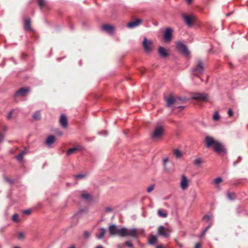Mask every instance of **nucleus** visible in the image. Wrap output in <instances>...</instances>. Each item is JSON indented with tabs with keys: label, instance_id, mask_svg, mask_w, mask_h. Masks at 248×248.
Instances as JSON below:
<instances>
[{
	"label": "nucleus",
	"instance_id": "obj_1",
	"mask_svg": "<svg viewBox=\"0 0 248 248\" xmlns=\"http://www.w3.org/2000/svg\"><path fill=\"white\" fill-rule=\"evenodd\" d=\"M204 142L207 148L212 147L214 151L218 154L222 155L226 154L227 150L224 145L221 142L215 140L213 137L206 136Z\"/></svg>",
	"mask_w": 248,
	"mask_h": 248
},
{
	"label": "nucleus",
	"instance_id": "obj_2",
	"mask_svg": "<svg viewBox=\"0 0 248 248\" xmlns=\"http://www.w3.org/2000/svg\"><path fill=\"white\" fill-rule=\"evenodd\" d=\"M204 67L205 64L203 62L201 59H198L196 64L192 69V75L200 78L202 80L200 76L204 73Z\"/></svg>",
	"mask_w": 248,
	"mask_h": 248
},
{
	"label": "nucleus",
	"instance_id": "obj_3",
	"mask_svg": "<svg viewBox=\"0 0 248 248\" xmlns=\"http://www.w3.org/2000/svg\"><path fill=\"white\" fill-rule=\"evenodd\" d=\"M122 237L130 236L135 238H137L138 237V231L137 229L136 228L127 229L125 228H122Z\"/></svg>",
	"mask_w": 248,
	"mask_h": 248
},
{
	"label": "nucleus",
	"instance_id": "obj_4",
	"mask_svg": "<svg viewBox=\"0 0 248 248\" xmlns=\"http://www.w3.org/2000/svg\"><path fill=\"white\" fill-rule=\"evenodd\" d=\"M182 17L185 23L189 27L192 26L193 22L196 20V17L194 16L191 15V16H189L185 13L182 14Z\"/></svg>",
	"mask_w": 248,
	"mask_h": 248
},
{
	"label": "nucleus",
	"instance_id": "obj_5",
	"mask_svg": "<svg viewBox=\"0 0 248 248\" xmlns=\"http://www.w3.org/2000/svg\"><path fill=\"white\" fill-rule=\"evenodd\" d=\"M164 134V129L162 126H156L152 134V138L154 139H158L161 137Z\"/></svg>",
	"mask_w": 248,
	"mask_h": 248
},
{
	"label": "nucleus",
	"instance_id": "obj_6",
	"mask_svg": "<svg viewBox=\"0 0 248 248\" xmlns=\"http://www.w3.org/2000/svg\"><path fill=\"white\" fill-rule=\"evenodd\" d=\"M30 92V88L27 87H23L19 89L15 94V96L16 97H25Z\"/></svg>",
	"mask_w": 248,
	"mask_h": 248
},
{
	"label": "nucleus",
	"instance_id": "obj_7",
	"mask_svg": "<svg viewBox=\"0 0 248 248\" xmlns=\"http://www.w3.org/2000/svg\"><path fill=\"white\" fill-rule=\"evenodd\" d=\"M176 47L177 49L185 56H188L189 55V52L187 47L182 42H178L176 43Z\"/></svg>",
	"mask_w": 248,
	"mask_h": 248
},
{
	"label": "nucleus",
	"instance_id": "obj_8",
	"mask_svg": "<svg viewBox=\"0 0 248 248\" xmlns=\"http://www.w3.org/2000/svg\"><path fill=\"white\" fill-rule=\"evenodd\" d=\"M122 228H118L115 225H111L109 227V232L111 235H118L122 236Z\"/></svg>",
	"mask_w": 248,
	"mask_h": 248
},
{
	"label": "nucleus",
	"instance_id": "obj_9",
	"mask_svg": "<svg viewBox=\"0 0 248 248\" xmlns=\"http://www.w3.org/2000/svg\"><path fill=\"white\" fill-rule=\"evenodd\" d=\"M191 98L197 101L205 102L208 100V96L206 93H196L191 97Z\"/></svg>",
	"mask_w": 248,
	"mask_h": 248
},
{
	"label": "nucleus",
	"instance_id": "obj_10",
	"mask_svg": "<svg viewBox=\"0 0 248 248\" xmlns=\"http://www.w3.org/2000/svg\"><path fill=\"white\" fill-rule=\"evenodd\" d=\"M142 44L143 48L144 50L146 51V52L150 53L152 51L153 42H152V41L148 40L146 38H145L144 39Z\"/></svg>",
	"mask_w": 248,
	"mask_h": 248
},
{
	"label": "nucleus",
	"instance_id": "obj_11",
	"mask_svg": "<svg viewBox=\"0 0 248 248\" xmlns=\"http://www.w3.org/2000/svg\"><path fill=\"white\" fill-rule=\"evenodd\" d=\"M170 232L169 229L165 228L163 226H159L157 230L158 234L165 237H168L170 236Z\"/></svg>",
	"mask_w": 248,
	"mask_h": 248
},
{
	"label": "nucleus",
	"instance_id": "obj_12",
	"mask_svg": "<svg viewBox=\"0 0 248 248\" xmlns=\"http://www.w3.org/2000/svg\"><path fill=\"white\" fill-rule=\"evenodd\" d=\"M165 100L166 102V106L167 107H170L177 102V99H175L172 95H170L168 97H165Z\"/></svg>",
	"mask_w": 248,
	"mask_h": 248
},
{
	"label": "nucleus",
	"instance_id": "obj_13",
	"mask_svg": "<svg viewBox=\"0 0 248 248\" xmlns=\"http://www.w3.org/2000/svg\"><path fill=\"white\" fill-rule=\"evenodd\" d=\"M188 186V180L186 177L183 175L182 176L181 180L180 182V187L183 190H185Z\"/></svg>",
	"mask_w": 248,
	"mask_h": 248
},
{
	"label": "nucleus",
	"instance_id": "obj_14",
	"mask_svg": "<svg viewBox=\"0 0 248 248\" xmlns=\"http://www.w3.org/2000/svg\"><path fill=\"white\" fill-rule=\"evenodd\" d=\"M142 23V20L137 19L135 21H131L127 23V27L128 28L132 29L139 26Z\"/></svg>",
	"mask_w": 248,
	"mask_h": 248
},
{
	"label": "nucleus",
	"instance_id": "obj_15",
	"mask_svg": "<svg viewBox=\"0 0 248 248\" xmlns=\"http://www.w3.org/2000/svg\"><path fill=\"white\" fill-rule=\"evenodd\" d=\"M172 37V30L169 28L166 29L164 32V38L166 41H170Z\"/></svg>",
	"mask_w": 248,
	"mask_h": 248
},
{
	"label": "nucleus",
	"instance_id": "obj_16",
	"mask_svg": "<svg viewBox=\"0 0 248 248\" xmlns=\"http://www.w3.org/2000/svg\"><path fill=\"white\" fill-rule=\"evenodd\" d=\"M159 56L162 58H166L169 56L168 50L163 47L160 46L158 50Z\"/></svg>",
	"mask_w": 248,
	"mask_h": 248
},
{
	"label": "nucleus",
	"instance_id": "obj_17",
	"mask_svg": "<svg viewBox=\"0 0 248 248\" xmlns=\"http://www.w3.org/2000/svg\"><path fill=\"white\" fill-rule=\"evenodd\" d=\"M24 29L26 31H32V29L31 27V21L30 18L26 19L24 20Z\"/></svg>",
	"mask_w": 248,
	"mask_h": 248
},
{
	"label": "nucleus",
	"instance_id": "obj_18",
	"mask_svg": "<svg viewBox=\"0 0 248 248\" xmlns=\"http://www.w3.org/2000/svg\"><path fill=\"white\" fill-rule=\"evenodd\" d=\"M60 123L64 128H66L67 127V120L64 115L62 114L61 115Z\"/></svg>",
	"mask_w": 248,
	"mask_h": 248
},
{
	"label": "nucleus",
	"instance_id": "obj_19",
	"mask_svg": "<svg viewBox=\"0 0 248 248\" xmlns=\"http://www.w3.org/2000/svg\"><path fill=\"white\" fill-rule=\"evenodd\" d=\"M102 29L108 32V33H111L114 30V27L108 24H104L102 27Z\"/></svg>",
	"mask_w": 248,
	"mask_h": 248
},
{
	"label": "nucleus",
	"instance_id": "obj_20",
	"mask_svg": "<svg viewBox=\"0 0 248 248\" xmlns=\"http://www.w3.org/2000/svg\"><path fill=\"white\" fill-rule=\"evenodd\" d=\"M157 241V237L155 235H151L148 238V244L150 245H154Z\"/></svg>",
	"mask_w": 248,
	"mask_h": 248
},
{
	"label": "nucleus",
	"instance_id": "obj_21",
	"mask_svg": "<svg viewBox=\"0 0 248 248\" xmlns=\"http://www.w3.org/2000/svg\"><path fill=\"white\" fill-rule=\"evenodd\" d=\"M81 198L85 200H89L91 199V195L86 191H82L81 194Z\"/></svg>",
	"mask_w": 248,
	"mask_h": 248
},
{
	"label": "nucleus",
	"instance_id": "obj_22",
	"mask_svg": "<svg viewBox=\"0 0 248 248\" xmlns=\"http://www.w3.org/2000/svg\"><path fill=\"white\" fill-rule=\"evenodd\" d=\"M55 140V137L53 136H49L47 137L46 143L47 145H50L53 143Z\"/></svg>",
	"mask_w": 248,
	"mask_h": 248
},
{
	"label": "nucleus",
	"instance_id": "obj_23",
	"mask_svg": "<svg viewBox=\"0 0 248 248\" xmlns=\"http://www.w3.org/2000/svg\"><path fill=\"white\" fill-rule=\"evenodd\" d=\"M78 150H79L78 147H73V148H70L67 150L66 154L68 156H69V155H71L72 154H73L75 153H76Z\"/></svg>",
	"mask_w": 248,
	"mask_h": 248
},
{
	"label": "nucleus",
	"instance_id": "obj_24",
	"mask_svg": "<svg viewBox=\"0 0 248 248\" xmlns=\"http://www.w3.org/2000/svg\"><path fill=\"white\" fill-rule=\"evenodd\" d=\"M100 230L101 232H100V234H99L97 236V237L99 239H103L104 238V235H105L106 231V230L103 228H100Z\"/></svg>",
	"mask_w": 248,
	"mask_h": 248
},
{
	"label": "nucleus",
	"instance_id": "obj_25",
	"mask_svg": "<svg viewBox=\"0 0 248 248\" xmlns=\"http://www.w3.org/2000/svg\"><path fill=\"white\" fill-rule=\"evenodd\" d=\"M38 4L41 9L46 7V3L44 0H38Z\"/></svg>",
	"mask_w": 248,
	"mask_h": 248
},
{
	"label": "nucleus",
	"instance_id": "obj_26",
	"mask_svg": "<svg viewBox=\"0 0 248 248\" xmlns=\"http://www.w3.org/2000/svg\"><path fill=\"white\" fill-rule=\"evenodd\" d=\"M158 215L162 217H166L168 216V214L166 212H163L161 210H158L157 211Z\"/></svg>",
	"mask_w": 248,
	"mask_h": 248
},
{
	"label": "nucleus",
	"instance_id": "obj_27",
	"mask_svg": "<svg viewBox=\"0 0 248 248\" xmlns=\"http://www.w3.org/2000/svg\"><path fill=\"white\" fill-rule=\"evenodd\" d=\"M173 154L177 157H180L182 155L181 152L178 149L174 150Z\"/></svg>",
	"mask_w": 248,
	"mask_h": 248
},
{
	"label": "nucleus",
	"instance_id": "obj_28",
	"mask_svg": "<svg viewBox=\"0 0 248 248\" xmlns=\"http://www.w3.org/2000/svg\"><path fill=\"white\" fill-rule=\"evenodd\" d=\"M222 181H223V180L221 178L217 177L214 179V183L215 185H217V184H219V183H220L221 182H222Z\"/></svg>",
	"mask_w": 248,
	"mask_h": 248
},
{
	"label": "nucleus",
	"instance_id": "obj_29",
	"mask_svg": "<svg viewBox=\"0 0 248 248\" xmlns=\"http://www.w3.org/2000/svg\"><path fill=\"white\" fill-rule=\"evenodd\" d=\"M33 118L35 120H39L40 119V113L39 112H36L33 115Z\"/></svg>",
	"mask_w": 248,
	"mask_h": 248
},
{
	"label": "nucleus",
	"instance_id": "obj_30",
	"mask_svg": "<svg viewBox=\"0 0 248 248\" xmlns=\"http://www.w3.org/2000/svg\"><path fill=\"white\" fill-rule=\"evenodd\" d=\"M24 154H25V152L24 151L22 152L18 155L16 156V158L19 161H22L23 159V155H24Z\"/></svg>",
	"mask_w": 248,
	"mask_h": 248
},
{
	"label": "nucleus",
	"instance_id": "obj_31",
	"mask_svg": "<svg viewBox=\"0 0 248 248\" xmlns=\"http://www.w3.org/2000/svg\"><path fill=\"white\" fill-rule=\"evenodd\" d=\"M202 163V160L201 158H197L194 161V164L196 165H200Z\"/></svg>",
	"mask_w": 248,
	"mask_h": 248
},
{
	"label": "nucleus",
	"instance_id": "obj_32",
	"mask_svg": "<svg viewBox=\"0 0 248 248\" xmlns=\"http://www.w3.org/2000/svg\"><path fill=\"white\" fill-rule=\"evenodd\" d=\"M18 215L17 214H14L12 217L13 220L14 222H18L19 221V219H18Z\"/></svg>",
	"mask_w": 248,
	"mask_h": 248
},
{
	"label": "nucleus",
	"instance_id": "obj_33",
	"mask_svg": "<svg viewBox=\"0 0 248 248\" xmlns=\"http://www.w3.org/2000/svg\"><path fill=\"white\" fill-rule=\"evenodd\" d=\"M154 188H155V185H151L147 187V191L148 193H150L154 190Z\"/></svg>",
	"mask_w": 248,
	"mask_h": 248
},
{
	"label": "nucleus",
	"instance_id": "obj_34",
	"mask_svg": "<svg viewBox=\"0 0 248 248\" xmlns=\"http://www.w3.org/2000/svg\"><path fill=\"white\" fill-rule=\"evenodd\" d=\"M213 118L214 120L217 121L219 119V115L217 112L214 113L213 116Z\"/></svg>",
	"mask_w": 248,
	"mask_h": 248
},
{
	"label": "nucleus",
	"instance_id": "obj_35",
	"mask_svg": "<svg viewBox=\"0 0 248 248\" xmlns=\"http://www.w3.org/2000/svg\"><path fill=\"white\" fill-rule=\"evenodd\" d=\"M18 238L19 239H24L25 238V234L23 232H20L18 234Z\"/></svg>",
	"mask_w": 248,
	"mask_h": 248
},
{
	"label": "nucleus",
	"instance_id": "obj_36",
	"mask_svg": "<svg viewBox=\"0 0 248 248\" xmlns=\"http://www.w3.org/2000/svg\"><path fill=\"white\" fill-rule=\"evenodd\" d=\"M125 244L126 246L129 247L130 248H133V246L132 243L129 241H127L125 242Z\"/></svg>",
	"mask_w": 248,
	"mask_h": 248
},
{
	"label": "nucleus",
	"instance_id": "obj_37",
	"mask_svg": "<svg viewBox=\"0 0 248 248\" xmlns=\"http://www.w3.org/2000/svg\"><path fill=\"white\" fill-rule=\"evenodd\" d=\"M228 197L229 199H230L231 200H233L234 198V194L231 193H229L228 194Z\"/></svg>",
	"mask_w": 248,
	"mask_h": 248
},
{
	"label": "nucleus",
	"instance_id": "obj_38",
	"mask_svg": "<svg viewBox=\"0 0 248 248\" xmlns=\"http://www.w3.org/2000/svg\"><path fill=\"white\" fill-rule=\"evenodd\" d=\"M228 115L230 117L232 116L233 115V111L231 108H229L228 111Z\"/></svg>",
	"mask_w": 248,
	"mask_h": 248
},
{
	"label": "nucleus",
	"instance_id": "obj_39",
	"mask_svg": "<svg viewBox=\"0 0 248 248\" xmlns=\"http://www.w3.org/2000/svg\"><path fill=\"white\" fill-rule=\"evenodd\" d=\"M23 214H25V215H29L31 214V210H24L23 212Z\"/></svg>",
	"mask_w": 248,
	"mask_h": 248
},
{
	"label": "nucleus",
	"instance_id": "obj_40",
	"mask_svg": "<svg viewBox=\"0 0 248 248\" xmlns=\"http://www.w3.org/2000/svg\"><path fill=\"white\" fill-rule=\"evenodd\" d=\"M83 235L84 236V237L85 238H89V236H90V233L88 232L87 231H85L83 233Z\"/></svg>",
	"mask_w": 248,
	"mask_h": 248
},
{
	"label": "nucleus",
	"instance_id": "obj_41",
	"mask_svg": "<svg viewBox=\"0 0 248 248\" xmlns=\"http://www.w3.org/2000/svg\"><path fill=\"white\" fill-rule=\"evenodd\" d=\"M85 177V175L84 174H78L75 176L76 179L82 178Z\"/></svg>",
	"mask_w": 248,
	"mask_h": 248
},
{
	"label": "nucleus",
	"instance_id": "obj_42",
	"mask_svg": "<svg viewBox=\"0 0 248 248\" xmlns=\"http://www.w3.org/2000/svg\"><path fill=\"white\" fill-rule=\"evenodd\" d=\"M210 216L209 215H206L203 217V219L205 220L206 221H209L210 220Z\"/></svg>",
	"mask_w": 248,
	"mask_h": 248
},
{
	"label": "nucleus",
	"instance_id": "obj_43",
	"mask_svg": "<svg viewBox=\"0 0 248 248\" xmlns=\"http://www.w3.org/2000/svg\"><path fill=\"white\" fill-rule=\"evenodd\" d=\"M168 162V159L167 158H166L164 159V160H163V165H164V166L165 169H166V164H167V163Z\"/></svg>",
	"mask_w": 248,
	"mask_h": 248
},
{
	"label": "nucleus",
	"instance_id": "obj_44",
	"mask_svg": "<svg viewBox=\"0 0 248 248\" xmlns=\"http://www.w3.org/2000/svg\"><path fill=\"white\" fill-rule=\"evenodd\" d=\"M4 135L0 133V142H2L3 140Z\"/></svg>",
	"mask_w": 248,
	"mask_h": 248
},
{
	"label": "nucleus",
	"instance_id": "obj_45",
	"mask_svg": "<svg viewBox=\"0 0 248 248\" xmlns=\"http://www.w3.org/2000/svg\"><path fill=\"white\" fill-rule=\"evenodd\" d=\"M211 227V224H210L209 225H208V226H207L206 227V228L204 230V231H203L202 233L203 234H204L205 233V232L210 228Z\"/></svg>",
	"mask_w": 248,
	"mask_h": 248
},
{
	"label": "nucleus",
	"instance_id": "obj_46",
	"mask_svg": "<svg viewBox=\"0 0 248 248\" xmlns=\"http://www.w3.org/2000/svg\"><path fill=\"white\" fill-rule=\"evenodd\" d=\"M195 248H201V244L200 243H197L195 244Z\"/></svg>",
	"mask_w": 248,
	"mask_h": 248
},
{
	"label": "nucleus",
	"instance_id": "obj_47",
	"mask_svg": "<svg viewBox=\"0 0 248 248\" xmlns=\"http://www.w3.org/2000/svg\"><path fill=\"white\" fill-rule=\"evenodd\" d=\"M12 116V111H10L9 113V114H8V115L7 116V119H11Z\"/></svg>",
	"mask_w": 248,
	"mask_h": 248
},
{
	"label": "nucleus",
	"instance_id": "obj_48",
	"mask_svg": "<svg viewBox=\"0 0 248 248\" xmlns=\"http://www.w3.org/2000/svg\"><path fill=\"white\" fill-rule=\"evenodd\" d=\"M175 241L177 242V243L178 245L180 247H181V248L183 247V244H181V243H180L178 242L176 239H175Z\"/></svg>",
	"mask_w": 248,
	"mask_h": 248
},
{
	"label": "nucleus",
	"instance_id": "obj_49",
	"mask_svg": "<svg viewBox=\"0 0 248 248\" xmlns=\"http://www.w3.org/2000/svg\"><path fill=\"white\" fill-rule=\"evenodd\" d=\"M106 211L108 212H111L112 211V209L110 207H107L106 209Z\"/></svg>",
	"mask_w": 248,
	"mask_h": 248
},
{
	"label": "nucleus",
	"instance_id": "obj_50",
	"mask_svg": "<svg viewBox=\"0 0 248 248\" xmlns=\"http://www.w3.org/2000/svg\"><path fill=\"white\" fill-rule=\"evenodd\" d=\"M5 180L7 182H9V183H11L12 182L11 180L10 179H9V178H5Z\"/></svg>",
	"mask_w": 248,
	"mask_h": 248
},
{
	"label": "nucleus",
	"instance_id": "obj_51",
	"mask_svg": "<svg viewBox=\"0 0 248 248\" xmlns=\"http://www.w3.org/2000/svg\"><path fill=\"white\" fill-rule=\"evenodd\" d=\"M186 1L188 4H190L192 2L193 0H186Z\"/></svg>",
	"mask_w": 248,
	"mask_h": 248
},
{
	"label": "nucleus",
	"instance_id": "obj_52",
	"mask_svg": "<svg viewBox=\"0 0 248 248\" xmlns=\"http://www.w3.org/2000/svg\"><path fill=\"white\" fill-rule=\"evenodd\" d=\"M3 129L4 131H6L8 129L7 127L5 125H4L3 127Z\"/></svg>",
	"mask_w": 248,
	"mask_h": 248
},
{
	"label": "nucleus",
	"instance_id": "obj_53",
	"mask_svg": "<svg viewBox=\"0 0 248 248\" xmlns=\"http://www.w3.org/2000/svg\"><path fill=\"white\" fill-rule=\"evenodd\" d=\"M58 134L59 136H62V132H59L58 133Z\"/></svg>",
	"mask_w": 248,
	"mask_h": 248
},
{
	"label": "nucleus",
	"instance_id": "obj_54",
	"mask_svg": "<svg viewBox=\"0 0 248 248\" xmlns=\"http://www.w3.org/2000/svg\"><path fill=\"white\" fill-rule=\"evenodd\" d=\"M96 248H104L101 245H99V246H97Z\"/></svg>",
	"mask_w": 248,
	"mask_h": 248
},
{
	"label": "nucleus",
	"instance_id": "obj_55",
	"mask_svg": "<svg viewBox=\"0 0 248 248\" xmlns=\"http://www.w3.org/2000/svg\"><path fill=\"white\" fill-rule=\"evenodd\" d=\"M68 248H76V247L74 245H72L70 246Z\"/></svg>",
	"mask_w": 248,
	"mask_h": 248
},
{
	"label": "nucleus",
	"instance_id": "obj_56",
	"mask_svg": "<svg viewBox=\"0 0 248 248\" xmlns=\"http://www.w3.org/2000/svg\"><path fill=\"white\" fill-rule=\"evenodd\" d=\"M140 72H141V74L142 75H143V74H144V71L141 70Z\"/></svg>",
	"mask_w": 248,
	"mask_h": 248
},
{
	"label": "nucleus",
	"instance_id": "obj_57",
	"mask_svg": "<svg viewBox=\"0 0 248 248\" xmlns=\"http://www.w3.org/2000/svg\"><path fill=\"white\" fill-rule=\"evenodd\" d=\"M156 248H163L162 246L160 245V246H158Z\"/></svg>",
	"mask_w": 248,
	"mask_h": 248
},
{
	"label": "nucleus",
	"instance_id": "obj_58",
	"mask_svg": "<svg viewBox=\"0 0 248 248\" xmlns=\"http://www.w3.org/2000/svg\"><path fill=\"white\" fill-rule=\"evenodd\" d=\"M232 13V12L230 13H228L227 14H226V16H229Z\"/></svg>",
	"mask_w": 248,
	"mask_h": 248
},
{
	"label": "nucleus",
	"instance_id": "obj_59",
	"mask_svg": "<svg viewBox=\"0 0 248 248\" xmlns=\"http://www.w3.org/2000/svg\"><path fill=\"white\" fill-rule=\"evenodd\" d=\"M177 99H179V100H182V98H180V97H178V98H177Z\"/></svg>",
	"mask_w": 248,
	"mask_h": 248
},
{
	"label": "nucleus",
	"instance_id": "obj_60",
	"mask_svg": "<svg viewBox=\"0 0 248 248\" xmlns=\"http://www.w3.org/2000/svg\"><path fill=\"white\" fill-rule=\"evenodd\" d=\"M14 248H20L19 247H15Z\"/></svg>",
	"mask_w": 248,
	"mask_h": 248
}]
</instances>
